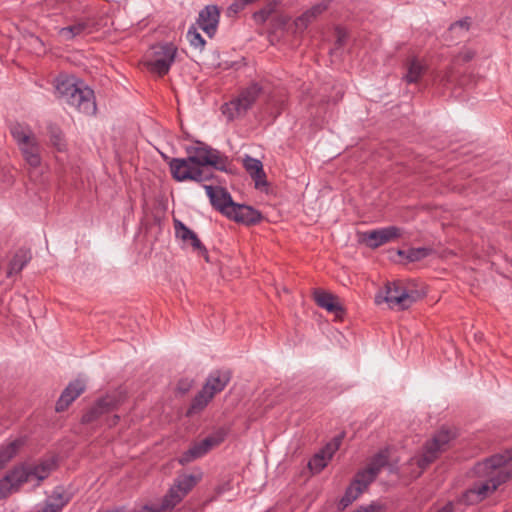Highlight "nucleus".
Segmentation results:
<instances>
[{
	"label": "nucleus",
	"instance_id": "11",
	"mask_svg": "<svg viewBox=\"0 0 512 512\" xmlns=\"http://www.w3.org/2000/svg\"><path fill=\"white\" fill-rule=\"evenodd\" d=\"M169 168L172 177L179 182L191 180L198 183L208 181L205 171L197 169V167L187 158H172L169 161Z\"/></svg>",
	"mask_w": 512,
	"mask_h": 512
},
{
	"label": "nucleus",
	"instance_id": "15",
	"mask_svg": "<svg viewBox=\"0 0 512 512\" xmlns=\"http://www.w3.org/2000/svg\"><path fill=\"white\" fill-rule=\"evenodd\" d=\"M204 188L213 208L227 216L235 204L230 193L219 186L204 185Z\"/></svg>",
	"mask_w": 512,
	"mask_h": 512
},
{
	"label": "nucleus",
	"instance_id": "33",
	"mask_svg": "<svg viewBox=\"0 0 512 512\" xmlns=\"http://www.w3.org/2000/svg\"><path fill=\"white\" fill-rule=\"evenodd\" d=\"M277 7L276 1L267 3L262 9L253 14V19L257 24H264L268 18L275 12Z\"/></svg>",
	"mask_w": 512,
	"mask_h": 512
},
{
	"label": "nucleus",
	"instance_id": "27",
	"mask_svg": "<svg viewBox=\"0 0 512 512\" xmlns=\"http://www.w3.org/2000/svg\"><path fill=\"white\" fill-rule=\"evenodd\" d=\"M183 493L177 491L173 486L169 489L168 493L164 496L162 503L159 506H151L153 511L164 512L173 509L177 504L183 500Z\"/></svg>",
	"mask_w": 512,
	"mask_h": 512
},
{
	"label": "nucleus",
	"instance_id": "38",
	"mask_svg": "<svg viewBox=\"0 0 512 512\" xmlns=\"http://www.w3.org/2000/svg\"><path fill=\"white\" fill-rule=\"evenodd\" d=\"M247 5L242 0H234L227 9V14L229 17L237 15L240 11H242Z\"/></svg>",
	"mask_w": 512,
	"mask_h": 512
},
{
	"label": "nucleus",
	"instance_id": "4",
	"mask_svg": "<svg viewBox=\"0 0 512 512\" xmlns=\"http://www.w3.org/2000/svg\"><path fill=\"white\" fill-rule=\"evenodd\" d=\"M389 452L383 449L376 453L369 461L368 466L356 473L354 479L347 487L339 506L346 508L352 504L376 479L380 471L388 464Z\"/></svg>",
	"mask_w": 512,
	"mask_h": 512
},
{
	"label": "nucleus",
	"instance_id": "25",
	"mask_svg": "<svg viewBox=\"0 0 512 512\" xmlns=\"http://www.w3.org/2000/svg\"><path fill=\"white\" fill-rule=\"evenodd\" d=\"M314 296L317 305L326 309L328 312L335 313L336 315L343 312L341 304L332 294L324 291H316Z\"/></svg>",
	"mask_w": 512,
	"mask_h": 512
},
{
	"label": "nucleus",
	"instance_id": "40",
	"mask_svg": "<svg viewBox=\"0 0 512 512\" xmlns=\"http://www.w3.org/2000/svg\"><path fill=\"white\" fill-rule=\"evenodd\" d=\"M192 386V382L190 380H181L179 381L178 385H177V390L181 393V394H185L186 392H188L190 390Z\"/></svg>",
	"mask_w": 512,
	"mask_h": 512
},
{
	"label": "nucleus",
	"instance_id": "21",
	"mask_svg": "<svg viewBox=\"0 0 512 512\" xmlns=\"http://www.w3.org/2000/svg\"><path fill=\"white\" fill-rule=\"evenodd\" d=\"M243 167L255 182L256 188L267 186L266 174L263 169V164L259 159L245 155L243 160Z\"/></svg>",
	"mask_w": 512,
	"mask_h": 512
},
{
	"label": "nucleus",
	"instance_id": "39",
	"mask_svg": "<svg viewBox=\"0 0 512 512\" xmlns=\"http://www.w3.org/2000/svg\"><path fill=\"white\" fill-rule=\"evenodd\" d=\"M327 9H328V1H322V2L312 6L309 9V11L316 19L319 15H321Z\"/></svg>",
	"mask_w": 512,
	"mask_h": 512
},
{
	"label": "nucleus",
	"instance_id": "6",
	"mask_svg": "<svg viewBox=\"0 0 512 512\" xmlns=\"http://www.w3.org/2000/svg\"><path fill=\"white\" fill-rule=\"evenodd\" d=\"M187 152L189 161L192 162L197 169L205 171L208 180L213 178L211 168L219 171L227 170L228 158L216 149L200 144L195 147H190Z\"/></svg>",
	"mask_w": 512,
	"mask_h": 512
},
{
	"label": "nucleus",
	"instance_id": "48",
	"mask_svg": "<svg viewBox=\"0 0 512 512\" xmlns=\"http://www.w3.org/2000/svg\"><path fill=\"white\" fill-rule=\"evenodd\" d=\"M37 512H45V511L42 509V510H39V511H37Z\"/></svg>",
	"mask_w": 512,
	"mask_h": 512
},
{
	"label": "nucleus",
	"instance_id": "36",
	"mask_svg": "<svg viewBox=\"0 0 512 512\" xmlns=\"http://www.w3.org/2000/svg\"><path fill=\"white\" fill-rule=\"evenodd\" d=\"M342 438V435L334 437L329 443L325 445V447L320 452L323 453L330 460L334 453L339 449L342 442Z\"/></svg>",
	"mask_w": 512,
	"mask_h": 512
},
{
	"label": "nucleus",
	"instance_id": "14",
	"mask_svg": "<svg viewBox=\"0 0 512 512\" xmlns=\"http://www.w3.org/2000/svg\"><path fill=\"white\" fill-rule=\"evenodd\" d=\"M174 229L176 237L180 239L184 245L191 246L193 251L204 256L207 262L209 261L208 251L194 231L178 219H174Z\"/></svg>",
	"mask_w": 512,
	"mask_h": 512
},
{
	"label": "nucleus",
	"instance_id": "12",
	"mask_svg": "<svg viewBox=\"0 0 512 512\" xmlns=\"http://www.w3.org/2000/svg\"><path fill=\"white\" fill-rule=\"evenodd\" d=\"M125 401V394L119 391L107 394L98 399L96 403L82 416L83 423H91L102 415L117 409Z\"/></svg>",
	"mask_w": 512,
	"mask_h": 512
},
{
	"label": "nucleus",
	"instance_id": "13",
	"mask_svg": "<svg viewBox=\"0 0 512 512\" xmlns=\"http://www.w3.org/2000/svg\"><path fill=\"white\" fill-rule=\"evenodd\" d=\"M226 432L223 429H219L213 434L207 436L199 442H195L191 447L182 454L180 457L181 464L190 463L198 458L206 455L213 447L219 445L224 441Z\"/></svg>",
	"mask_w": 512,
	"mask_h": 512
},
{
	"label": "nucleus",
	"instance_id": "37",
	"mask_svg": "<svg viewBox=\"0 0 512 512\" xmlns=\"http://www.w3.org/2000/svg\"><path fill=\"white\" fill-rule=\"evenodd\" d=\"M314 20H315L314 16L310 13V11L308 9L302 15H300L298 18H296V20H295L296 29L303 31Z\"/></svg>",
	"mask_w": 512,
	"mask_h": 512
},
{
	"label": "nucleus",
	"instance_id": "2",
	"mask_svg": "<svg viewBox=\"0 0 512 512\" xmlns=\"http://www.w3.org/2000/svg\"><path fill=\"white\" fill-rule=\"evenodd\" d=\"M54 468L52 460H43L37 464L22 463L11 469L0 480V500L17 493L21 486L27 482L36 481L39 485L46 479Z\"/></svg>",
	"mask_w": 512,
	"mask_h": 512
},
{
	"label": "nucleus",
	"instance_id": "22",
	"mask_svg": "<svg viewBox=\"0 0 512 512\" xmlns=\"http://www.w3.org/2000/svg\"><path fill=\"white\" fill-rule=\"evenodd\" d=\"M406 73L403 80L408 84L417 83L422 76L426 73L428 66L426 62L417 57L407 59L405 63Z\"/></svg>",
	"mask_w": 512,
	"mask_h": 512
},
{
	"label": "nucleus",
	"instance_id": "16",
	"mask_svg": "<svg viewBox=\"0 0 512 512\" xmlns=\"http://www.w3.org/2000/svg\"><path fill=\"white\" fill-rule=\"evenodd\" d=\"M402 235V229L396 226H388L364 234V241L370 248H378Z\"/></svg>",
	"mask_w": 512,
	"mask_h": 512
},
{
	"label": "nucleus",
	"instance_id": "46",
	"mask_svg": "<svg viewBox=\"0 0 512 512\" xmlns=\"http://www.w3.org/2000/svg\"><path fill=\"white\" fill-rule=\"evenodd\" d=\"M106 512H119L118 510H108Z\"/></svg>",
	"mask_w": 512,
	"mask_h": 512
},
{
	"label": "nucleus",
	"instance_id": "49",
	"mask_svg": "<svg viewBox=\"0 0 512 512\" xmlns=\"http://www.w3.org/2000/svg\"><path fill=\"white\" fill-rule=\"evenodd\" d=\"M37 512H45V511L42 509V510H39V511H37Z\"/></svg>",
	"mask_w": 512,
	"mask_h": 512
},
{
	"label": "nucleus",
	"instance_id": "5",
	"mask_svg": "<svg viewBox=\"0 0 512 512\" xmlns=\"http://www.w3.org/2000/svg\"><path fill=\"white\" fill-rule=\"evenodd\" d=\"M9 129L24 160L32 167H38L41 164L40 144L31 127L25 123L14 122Z\"/></svg>",
	"mask_w": 512,
	"mask_h": 512
},
{
	"label": "nucleus",
	"instance_id": "31",
	"mask_svg": "<svg viewBox=\"0 0 512 512\" xmlns=\"http://www.w3.org/2000/svg\"><path fill=\"white\" fill-rule=\"evenodd\" d=\"M198 479L191 474H185L179 476L175 480V484L173 485L174 488H177V491L180 493H183V496L185 497L192 488L197 484Z\"/></svg>",
	"mask_w": 512,
	"mask_h": 512
},
{
	"label": "nucleus",
	"instance_id": "7",
	"mask_svg": "<svg viewBox=\"0 0 512 512\" xmlns=\"http://www.w3.org/2000/svg\"><path fill=\"white\" fill-rule=\"evenodd\" d=\"M419 299L414 289H407L401 282L387 283L385 289L375 296V303H387L390 309L405 310Z\"/></svg>",
	"mask_w": 512,
	"mask_h": 512
},
{
	"label": "nucleus",
	"instance_id": "47",
	"mask_svg": "<svg viewBox=\"0 0 512 512\" xmlns=\"http://www.w3.org/2000/svg\"><path fill=\"white\" fill-rule=\"evenodd\" d=\"M37 512H45V511L42 509V510H39V511H37Z\"/></svg>",
	"mask_w": 512,
	"mask_h": 512
},
{
	"label": "nucleus",
	"instance_id": "43",
	"mask_svg": "<svg viewBox=\"0 0 512 512\" xmlns=\"http://www.w3.org/2000/svg\"><path fill=\"white\" fill-rule=\"evenodd\" d=\"M118 421H119V416L118 415H114L113 419H112V422L109 423V425L110 426L116 425Z\"/></svg>",
	"mask_w": 512,
	"mask_h": 512
},
{
	"label": "nucleus",
	"instance_id": "44",
	"mask_svg": "<svg viewBox=\"0 0 512 512\" xmlns=\"http://www.w3.org/2000/svg\"><path fill=\"white\" fill-rule=\"evenodd\" d=\"M473 56H474L473 53L468 52V53L465 54L464 59L466 61H469V60H471L473 58Z\"/></svg>",
	"mask_w": 512,
	"mask_h": 512
},
{
	"label": "nucleus",
	"instance_id": "18",
	"mask_svg": "<svg viewBox=\"0 0 512 512\" xmlns=\"http://www.w3.org/2000/svg\"><path fill=\"white\" fill-rule=\"evenodd\" d=\"M226 217L238 223L254 225L260 222L261 213L251 206L235 203Z\"/></svg>",
	"mask_w": 512,
	"mask_h": 512
},
{
	"label": "nucleus",
	"instance_id": "29",
	"mask_svg": "<svg viewBox=\"0 0 512 512\" xmlns=\"http://www.w3.org/2000/svg\"><path fill=\"white\" fill-rule=\"evenodd\" d=\"M213 395L208 392L205 388H202L201 391L193 398L191 405L187 411V415H193L202 411L208 403L213 399Z\"/></svg>",
	"mask_w": 512,
	"mask_h": 512
},
{
	"label": "nucleus",
	"instance_id": "19",
	"mask_svg": "<svg viewBox=\"0 0 512 512\" xmlns=\"http://www.w3.org/2000/svg\"><path fill=\"white\" fill-rule=\"evenodd\" d=\"M93 31V22L88 18L76 19L69 26L62 27L58 30V36L63 41H71L77 37L89 34Z\"/></svg>",
	"mask_w": 512,
	"mask_h": 512
},
{
	"label": "nucleus",
	"instance_id": "42",
	"mask_svg": "<svg viewBox=\"0 0 512 512\" xmlns=\"http://www.w3.org/2000/svg\"><path fill=\"white\" fill-rule=\"evenodd\" d=\"M437 512H454V506L451 502H448L442 508H440Z\"/></svg>",
	"mask_w": 512,
	"mask_h": 512
},
{
	"label": "nucleus",
	"instance_id": "10",
	"mask_svg": "<svg viewBox=\"0 0 512 512\" xmlns=\"http://www.w3.org/2000/svg\"><path fill=\"white\" fill-rule=\"evenodd\" d=\"M453 436L448 430H440L434 437L428 441L421 455L415 458L416 464L421 468H426L444 451L447 450Z\"/></svg>",
	"mask_w": 512,
	"mask_h": 512
},
{
	"label": "nucleus",
	"instance_id": "32",
	"mask_svg": "<svg viewBox=\"0 0 512 512\" xmlns=\"http://www.w3.org/2000/svg\"><path fill=\"white\" fill-rule=\"evenodd\" d=\"M431 252H432V250L430 248L419 247V248H411L407 252L400 250L398 252V254L400 256L405 255L406 258L408 259V261H410V262H415V261H419V260L426 258L427 256L430 255Z\"/></svg>",
	"mask_w": 512,
	"mask_h": 512
},
{
	"label": "nucleus",
	"instance_id": "20",
	"mask_svg": "<svg viewBox=\"0 0 512 512\" xmlns=\"http://www.w3.org/2000/svg\"><path fill=\"white\" fill-rule=\"evenodd\" d=\"M85 390V383L76 379L75 381L69 383V385L65 388V390L60 395L56 403V411L62 412Z\"/></svg>",
	"mask_w": 512,
	"mask_h": 512
},
{
	"label": "nucleus",
	"instance_id": "45",
	"mask_svg": "<svg viewBox=\"0 0 512 512\" xmlns=\"http://www.w3.org/2000/svg\"><path fill=\"white\" fill-rule=\"evenodd\" d=\"M342 41H343V38H342V36H341V35H339V37H338V42H339V43H342Z\"/></svg>",
	"mask_w": 512,
	"mask_h": 512
},
{
	"label": "nucleus",
	"instance_id": "1",
	"mask_svg": "<svg viewBox=\"0 0 512 512\" xmlns=\"http://www.w3.org/2000/svg\"><path fill=\"white\" fill-rule=\"evenodd\" d=\"M474 471L483 480L476 482L463 494V502L466 504L482 501L512 477V449L477 463Z\"/></svg>",
	"mask_w": 512,
	"mask_h": 512
},
{
	"label": "nucleus",
	"instance_id": "30",
	"mask_svg": "<svg viewBox=\"0 0 512 512\" xmlns=\"http://www.w3.org/2000/svg\"><path fill=\"white\" fill-rule=\"evenodd\" d=\"M47 133L49 141L58 151H63L66 148V141L64 134L59 126L55 124H49L47 126Z\"/></svg>",
	"mask_w": 512,
	"mask_h": 512
},
{
	"label": "nucleus",
	"instance_id": "28",
	"mask_svg": "<svg viewBox=\"0 0 512 512\" xmlns=\"http://www.w3.org/2000/svg\"><path fill=\"white\" fill-rule=\"evenodd\" d=\"M69 497L58 490H55L46 501L43 510L45 512H60L69 502Z\"/></svg>",
	"mask_w": 512,
	"mask_h": 512
},
{
	"label": "nucleus",
	"instance_id": "34",
	"mask_svg": "<svg viewBox=\"0 0 512 512\" xmlns=\"http://www.w3.org/2000/svg\"><path fill=\"white\" fill-rule=\"evenodd\" d=\"M328 461L323 453L318 452L310 459L308 467L313 473H319L327 466Z\"/></svg>",
	"mask_w": 512,
	"mask_h": 512
},
{
	"label": "nucleus",
	"instance_id": "35",
	"mask_svg": "<svg viewBox=\"0 0 512 512\" xmlns=\"http://www.w3.org/2000/svg\"><path fill=\"white\" fill-rule=\"evenodd\" d=\"M187 38L190 45L196 49H202L205 45V40L194 26L189 28Z\"/></svg>",
	"mask_w": 512,
	"mask_h": 512
},
{
	"label": "nucleus",
	"instance_id": "8",
	"mask_svg": "<svg viewBox=\"0 0 512 512\" xmlns=\"http://www.w3.org/2000/svg\"><path fill=\"white\" fill-rule=\"evenodd\" d=\"M264 87L258 82H252L242 89L238 97L225 103L221 110L228 120H233L244 115L263 93Z\"/></svg>",
	"mask_w": 512,
	"mask_h": 512
},
{
	"label": "nucleus",
	"instance_id": "41",
	"mask_svg": "<svg viewBox=\"0 0 512 512\" xmlns=\"http://www.w3.org/2000/svg\"><path fill=\"white\" fill-rule=\"evenodd\" d=\"M469 19L466 18V19H463V20H459V21H456L455 23H453L450 27V29H456V28H461V29H464V30H468L469 28Z\"/></svg>",
	"mask_w": 512,
	"mask_h": 512
},
{
	"label": "nucleus",
	"instance_id": "26",
	"mask_svg": "<svg viewBox=\"0 0 512 512\" xmlns=\"http://www.w3.org/2000/svg\"><path fill=\"white\" fill-rule=\"evenodd\" d=\"M32 256L31 252L27 249H19L13 256L9 263L7 277L20 273L23 268L30 262Z\"/></svg>",
	"mask_w": 512,
	"mask_h": 512
},
{
	"label": "nucleus",
	"instance_id": "9",
	"mask_svg": "<svg viewBox=\"0 0 512 512\" xmlns=\"http://www.w3.org/2000/svg\"><path fill=\"white\" fill-rule=\"evenodd\" d=\"M176 53L177 48L172 43L154 45L146 55V66L152 73L164 76L169 72Z\"/></svg>",
	"mask_w": 512,
	"mask_h": 512
},
{
	"label": "nucleus",
	"instance_id": "24",
	"mask_svg": "<svg viewBox=\"0 0 512 512\" xmlns=\"http://www.w3.org/2000/svg\"><path fill=\"white\" fill-rule=\"evenodd\" d=\"M25 444V438L19 437L0 446V469L10 462Z\"/></svg>",
	"mask_w": 512,
	"mask_h": 512
},
{
	"label": "nucleus",
	"instance_id": "3",
	"mask_svg": "<svg viewBox=\"0 0 512 512\" xmlns=\"http://www.w3.org/2000/svg\"><path fill=\"white\" fill-rule=\"evenodd\" d=\"M55 89L58 98L85 115H94L97 109L94 91L74 76L60 75Z\"/></svg>",
	"mask_w": 512,
	"mask_h": 512
},
{
	"label": "nucleus",
	"instance_id": "17",
	"mask_svg": "<svg viewBox=\"0 0 512 512\" xmlns=\"http://www.w3.org/2000/svg\"><path fill=\"white\" fill-rule=\"evenodd\" d=\"M220 10L215 5H208L199 12L197 23L199 27L212 38L218 27Z\"/></svg>",
	"mask_w": 512,
	"mask_h": 512
},
{
	"label": "nucleus",
	"instance_id": "23",
	"mask_svg": "<svg viewBox=\"0 0 512 512\" xmlns=\"http://www.w3.org/2000/svg\"><path fill=\"white\" fill-rule=\"evenodd\" d=\"M231 379V373L228 370H217L212 372L203 388L210 392L213 396L224 390Z\"/></svg>",
	"mask_w": 512,
	"mask_h": 512
}]
</instances>
